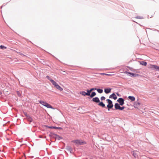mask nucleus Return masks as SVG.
<instances>
[{"instance_id": "f257e3e1", "label": "nucleus", "mask_w": 159, "mask_h": 159, "mask_svg": "<svg viewBox=\"0 0 159 159\" xmlns=\"http://www.w3.org/2000/svg\"><path fill=\"white\" fill-rule=\"evenodd\" d=\"M71 142L75 143L76 146L82 145L86 143L85 141L78 139L73 140L71 141Z\"/></svg>"}, {"instance_id": "f03ea898", "label": "nucleus", "mask_w": 159, "mask_h": 159, "mask_svg": "<svg viewBox=\"0 0 159 159\" xmlns=\"http://www.w3.org/2000/svg\"><path fill=\"white\" fill-rule=\"evenodd\" d=\"M39 102L40 104L43 106L46 107L47 108L54 109L51 105L46 102L41 101H39Z\"/></svg>"}, {"instance_id": "7ed1b4c3", "label": "nucleus", "mask_w": 159, "mask_h": 159, "mask_svg": "<svg viewBox=\"0 0 159 159\" xmlns=\"http://www.w3.org/2000/svg\"><path fill=\"white\" fill-rule=\"evenodd\" d=\"M107 101L108 104L107 105V107L108 108V110H110V109L112 108L113 106V105L112 104V102L110 100L107 99L106 100Z\"/></svg>"}, {"instance_id": "20e7f679", "label": "nucleus", "mask_w": 159, "mask_h": 159, "mask_svg": "<svg viewBox=\"0 0 159 159\" xmlns=\"http://www.w3.org/2000/svg\"><path fill=\"white\" fill-rule=\"evenodd\" d=\"M120 104L122 106L124 104V100L122 98H119L117 100Z\"/></svg>"}, {"instance_id": "39448f33", "label": "nucleus", "mask_w": 159, "mask_h": 159, "mask_svg": "<svg viewBox=\"0 0 159 159\" xmlns=\"http://www.w3.org/2000/svg\"><path fill=\"white\" fill-rule=\"evenodd\" d=\"M109 98H113L114 100H116L117 99V97L115 94L114 93H113L110 96Z\"/></svg>"}, {"instance_id": "423d86ee", "label": "nucleus", "mask_w": 159, "mask_h": 159, "mask_svg": "<svg viewBox=\"0 0 159 159\" xmlns=\"http://www.w3.org/2000/svg\"><path fill=\"white\" fill-rule=\"evenodd\" d=\"M92 100L93 101L96 102H100L99 99L98 97L93 98V99Z\"/></svg>"}, {"instance_id": "0eeeda50", "label": "nucleus", "mask_w": 159, "mask_h": 159, "mask_svg": "<svg viewBox=\"0 0 159 159\" xmlns=\"http://www.w3.org/2000/svg\"><path fill=\"white\" fill-rule=\"evenodd\" d=\"M140 105V103L139 102H135L134 103V107L135 108H138Z\"/></svg>"}, {"instance_id": "6e6552de", "label": "nucleus", "mask_w": 159, "mask_h": 159, "mask_svg": "<svg viewBox=\"0 0 159 159\" xmlns=\"http://www.w3.org/2000/svg\"><path fill=\"white\" fill-rule=\"evenodd\" d=\"M138 152L137 151H133V155L134 156V157H138V154L137 152Z\"/></svg>"}, {"instance_id": "1a4fd4ad", "label": "nucleus", "mask_w": 159, "mask_h": 159, "mask_svg": "<svg viewBox=\"0 0 159 159\" xmlns=\"http://www.w3.org/2000/svg\"><path fill=\"white\" fill-rule=\"evenodd\" d=\"M115 107L116 110H119L120 108V106L119 104L118 103H116L115 104Z\"/></svg>"}, {"instance_id": "9d476101", "label": "nucleus", "mask_w": 159, "mask_h": 159, "mask_svg": "<svg viewBox=\"0 0 159 159\" xmlns=\"http://www.w3.org/2000/svg\"><path fill=\"white\" fill-rule=\"evenodd\" d=\"M26 116L27 119L28 121H30V122H31L32 121V118L28 115H26Z\"/></svg>"}, {"instance_id": "9b49d317", "label": "nucleus", "mask_w": 159, "mask_h": 159, "mask_svg": "<svg viewBox=\"0 0 159 159\" xmlns=\"http://www.w3.org/2000/svg\"><path fill=\"white\" fill-rule=\"evenodd\" d=\"M98 105L102 107H106L105 105L102 102H99V103L98 104Z\"/></svg>"}, {"instance_id": "f8f14e48", "label": "nucleus", "mask_w": 159, "mask_h": 159, "mask_svg": "<svg viewBox=\"0 0 159 159\" xmlns=\"http://www.w3.org/2000/svg\"><path fill=\"white\" fill-rule=\"evenodd\" d=\"M111 89H105L104 92L106 93H108L111 92Z\"/></svg>"}, {"instance_id": "ddd939ff", "label": "nucleus", "mask_w": 159, "mask_h": 159, "mask_svg": "<svg viewBox=\"0 0 159 159\" xmlns=\"http://www.w3.org/2000/svg\"><path fill=\"white\" fill-rule=\"evenodd\" d=\"M56 88L60 91H62L63 90V89L58 84L57 85Z\"/></svg>"}, {"instance_id": "4468645a", "label": "nucleus", "mask_w": 159, "mask_h": 159, "mask_svg": "<svg viewBox=\"0 0 159 159\" xmlns=\"http://www.w3.org/2000/svg\"><path fill=\"white\" fill-rule=\"evenodd\" d=\"M157 65H150V68L154 70L155 69Z\"/></svg>"}, {"instance_id": "2eb2a0df", "label": "nucleus", "mask_w": 159, "mask_h": 159, "mask_svg": "<svg viewBox=\"0 0 159 159\" xmlns=\"http://www.w3.org/2000/svg\"><path fill=\"white\" fill-rule=\"evenodd\" d=\"M51 83L54 86L56 87L58 85V84L54 80H52Z\"/></svg>"}, {"instance_id": "dca6fc26", "label": "nucleus", "mask_w": 159, "mask_h": 159, "mask_svg": "<svg viewBox=\"0 0 159 159\" xmlns=\"http://www.w3.org/2000/svg\"><path fill=\"white\" fill-rule=\"evenodd\" d=\"M51 83L54 86L56 87L58 85V84L54 80H52Z\"/></svg>"}, {"instance_id": "f3484780", "label": "nucleus", "mask_w": 159, "mask_h": 159, "mask_svg": "<svg viewBox=\"0 0 159 159\" xmlns=\"http://www.w3.org/2000/svg\"><path fill=\"white\" fill-rule=\"evenodd\" d=\"M51 83L54 86L56 87L58 85V84L54 80H52Z\"/></svg>"}, {"instance_id": "a211bd4d", "label": "nucleus", "mask_w": 159, "mask_h": 159, "mask_svg": "<svg viewBox=\"0 0 159 159\" xmlns=\"http://www.w3.org/2000/svg\"><path fill=\"white\" fill-rule=\"evenodd\" d=\"M128 98L133 101L135 100V98L133 96H129L128 97Z\"/></svg>"}, {"instance_id": "6ab92c4d", "label": "nucleus", "mask_w": 159, "mask_h": 159, "mask_svg": "<svg viewBox=\"0 0 159 159\" xmlns=\"http://www.w3.org/2000/svg\"><path fill=\"white\" fill-rule=\"evenodd\" d=\"M80 94L81 95H83L84 96H85L86 95H87V94H87V93H86V92H85L84 91H82V92H80Z\"/></svg>"}, {"instance_id": "aec40b11", "label": "nucleus", "mask_w": 159, "mask_h": 159, "mask_svg": "<svg viewBox=\"0 0 159 159\" xmlns=\"http://www.w3.org/2000/svg\"><path fill=\"white\" fill-rule=\"evenodd\" d=\"M140 64L142 65L146 66L147 65V63L145 61H142L140 62Z\"/></svg>"}, {"instance_id": "412c9836", "label": "nucleus", "mask_w": 159, "mask_h": 159, "mask_svg": "<svg viewBox=\"0 0 159 159\" xmlns=\"http://www.w3.org/2000/svg\"><path fill=\"white\" fill-rule=\"evenodd\" d=\"M96 95V93L95 92H92L91 95H90V97L92 98L95 96Z\"/></svg>"}, {"instance_id": "4be33fe9", "label": "nucleus", "mask_w": 159, "mask_h": 159, "mask_svg": "<svg viewBox=\"0 0 159 159\" xmlns=\"http://www.w3.org/2000/svg\"><path fill=\"white\" fill-rule=\"evenodd\" d=\"M97 91L99 93H102L103 92V90L101 89H98Z\"/></svg>"}, {"instance_id": "5701e85b", "label": "nucleus", "mask_w": 159, "mask_h": 159, "mask_svg": "<svg viewBox=\"0 0 159 159\" xmlns=\"http://www.w3.org/2000/svg\"><path fill=\"white\" fill-rule=\"evenodd\" d=\"M0 48L2 49H6L7 48V47L4 46H3V45H1L0 46Z\"/></svg>"}, {"instance_id": "b1692460", "label": "nucleus", "mask_w": 159, "mask_h": 159, "mask_svg": "<svg viewBox=\"0 0 159 159\" xmlns=\"http://www.w3.org/2000/svg\"><path fill=\"white\" fill-rule=\"evenodd\" d=\"M87 94H87V96H89V95H90V93L91 92V91H90V90H87Z\"/></svg>"}, {"instance_id": "393cba45", "label": "nucleus", "mask_w": 159, "mask_h": 159, "mask_svg": "<svg viewBox=\"0 0 159 159\" xmlns=\"http://www.w3.org/2000/svg\"><path fill=\"white\" fill-rule=\"evenodd\" d=\"M46 78L48 80H49L51 82V80H53L51 78H50V77L49 76H46Z\"/></svg>"}, {"instance_id": "a878e982", "label": "nucleus", "mask_w": 159, "mask_h": 159, "mask_svg": "<svg viewBox=\"0 0 159 159\" xmlns=\"http://www.w3.org/2000/svg\"><path fill=\"white\" fill-rule=\"evenodd\" d=\"M105 98L104 96H102L101 98V100H105Z\"/></svg>"}, {"instance_id": "bb28decb", "label": "nucleus", "mask_w": 159, "mask_h": 159, "mask_svg": "<svg viewBox=\"0 0 159 159\" xmlns=\"http://www.w3.org/2000/svg\"><path fill=\"white\" fill-rule=\"evenodd\" d=\"M155 70L157 71H159V66H157L155 68Z\"/></svg>"}, {"instance_id": "cd10ccee", "label": "nucleus", "mask_w": 159, "mask_h": 159, "mask_svg": "<svg viewBox=\"0 0 159 159\" xmlns=\"http://www.w3.org/2000/svg\"><path fill=\"white\" fill-rule=\"evenodd\" d=\"M125 108V107H120V108L119 109V110H123L124 108Z\"/></svg>"}, {"instance_id": "c85d7f7f", "label": "nucleus", "mask_w": 159, "mask_h": 159, "mask_svg": "<svg viewBox=\"0 0 159 159\" xmlns=\"http://www.w3.org/2000/svg\"><path fill=\"white\" fill-rule=\"evenodd\" d=\"M96 90V88H93L91 89H90V91L92 92V91H93V90Z\"/></svg>"}, {"instance_id": "c756f323", "label": "nucleus", "mask_w": 159, "mask_h": 159, "mask_svg": "<svg viewBox=\"0 0 159 159\" xmlns=\"http://www.w3.org/2000/svg\"><path fill=\"white\" fill-rule=\"evenodd\" d=\"M125 73H128L129 74H131V75H134V74L133 73H130V72H125Z\"/></svg>"}, {"instance_id": "7c9ffc66", "label": "nucleus", "mask_w": 159, "mask_h": 159, "mask_svg": "<svg viewBox=\"0 0 159 159\" xmlns=\"http://www.w3.org/2000/svg\"><path fill=\"white\" fill-rule=\"evenodd\" d=\"M113 75H114L113 74H106V75L111 76Z\"/></svg>"}, {"instance_id": "2f4dec72", "label": "nucleus", "mask_w": 159, "mask_h": 159, "mask_svg": "<svg viewBox=\"0 0 159 159\" xmlns=\"http://www.w3.org/2000/svg\"><path fill=\"white\" fill-rule=\"evenodd\" d=\"M62 72H63V73H62V74L64 75H66L67 73L65 71H62Z\"/></svg>"}, {"instance_id": "473e14b6", "label": "nucleus", "mask_w": 159, "mask_h": 159, "mask_svg": "<svg viewBox=\"0 0 159 159\" xmlns=\"http://www.w3.org/2000/svg\"><path fill=\"white\" fill-rule=\"evenodd\" d=\"M17 93L18 95L19 96H20V94L19 92V91L17 92Z\"/></svg>"}, {"instance_id": "72a5a7b5", "label": "nucleus", "mask_w": 159, "mask_h": 159, "mask_svg": "<svg viewBox=\"0 0 159 159\" xmlns=\"http://www.w3.org/2000/svg\"><path fill=\"white\" fill-rule=\"evenodd\" d=\"M52 128L53 129H58L60 128H58V127H52Z\"/></svg>"}, {"instance_id": "f704fd0d", "label": "nucleus", "mask_w": 159, "mask_h": 159, "mask_svg": "<svg viewBox=\"0 0 159 159\" xmlns=\"http://www.w3.org/2000/svg\"><path fill=\"white\" fill-rule=\"evenodd\" d=\"M100 74L102 75H106V73H100Z\"/></svg>"}, {"instance_id": "c9c22d12", "label": "nucleus", "mask_w": 159, "mask_h": 159, "mask_svg": "<svg viewBox=\"0 0 159 159\" xmlns=\"http://www.w3.org/2000/svg\"><path fill=\"white\" fill-rule=\"evenodd\" d=\"M19 54L20 55H23V56H25L22 53L20 52H19Z\"/></svg>"}, {"instance_id": "e433bc0d", "label": "nucleus", "mask_w": 159, "mask_h": 159, "mask_svg": "<svg viewBox=\"0 0 159 159\" xmlns=\"http://www.w3.org/2000/svg\"><path fill=\"white\" fill-rule=\"evenodd\" d=\"M68 148L69 150H71V148L70 147H68Z\"/></svg>"}, {"instance_id": "4c0bfd02", "label": "nucleus", "mask_w": 159, "mask_h": 159, "mask_svg": "<svg viewBox=\"0 0 159 159\" xmlns=\"http://www.w3.org/2000/svg\"><path fill=\"white\" fill-rule=\"evenodd\" d=\"M24 114L25 115V116H26V115H28V114H27V113H25V112H24Z\"/></svg>"}, {"instance_id": "58836bf2", "label": "nucleus", "mask_w": 159, "mask_h": 159, "mask_svg": "<svg viewBox=\"0 0 159 159\" xmlns=\"http://www.w3.org/2000/svg\"><path fill=\"white\" fill-rule=\"evenodd\" d=\"M52 127H53V126H50V127H49V128H52Z\"/></svg>"}, {"instance_id": "ea45409f", "label": "nucleus", "mask_w": 159, "mask_h": 159, "mask_svg": "<svg viewBox=\"0 0 159 159\" xmlns=\"http://www.w3.org/2000/svg\"><path fill=\"white\" fill-rule=\"evenodd\" d=\"M2 94V92H1V91L0 90V95L1 94Z\"/></svg>"}]
</instances>
